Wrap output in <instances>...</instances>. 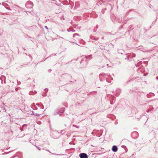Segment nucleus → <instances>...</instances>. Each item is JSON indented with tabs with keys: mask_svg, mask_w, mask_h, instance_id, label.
I'll list each match as a JSON object with an SVG mask.
<instances>
[{
	"mask_svg": "<svg viewBox=\"0 0 158 158\" xmlns=\"http://www.w3.org/2000/svg\"><path fill=\"white\" fill-rule=\"evenodd\" d=\"M60 133L56 131H53L52 132V136L53 138L55 139L58 138L59 136Z\"/></svg>",
	"mask_w": 158,
	"mask_h": 158,
	"instance_id": "nucleus-1",
	"label": "nucleus"
},
{
	"mask_svg": "<svg viewBox=\"0 0 158 158\" xmlns=\"http://www.w3.org/2000/svg\"><path fill=\"white\" fill-rule=\"evenodd\" d=\"M25 6L27 8H31L33 6V4L32 2L30 1L26 3Z\"/></svg>",
	"mask_w": 158,
	"mask_h": 158,
	"instance_id": "nucleus-2",
	"label": "nucleus"
},
{
	"mask_svg": "<svg viewBox=\"0 0 158 158\" xmlns=\"http://www.w3.org/2000/svg\"><path fill=\"white\" fill-rule=\"evenodd\" d=\"M79 156L80 158H88L87 154L84 153L80 154Z\"/></svg>",
	"mask_w": 158,
	"mask_h": 158,
	"instance_id": "nucleus-3",
	"label": "nucleus"
},
{
	"mask_svg": "<svg viewBox=\"0 0 158 158\" xmlns=\"http://www.w3.org/2000/svg\"><path fill=\"white\" fill-rule=\"evenodd\" d=\"M108 76V77H106V81L108 82H111V81L113 80V78L112 77H111L110 75H107Z\"/></svg>",
	"mask_w": 158,
	"mask_h": 158,
	"instance_id": "nucleus-4",
	"label": "nucleus"
},
{
	"mask_svg": "<svg viewBox=\"0 0 158 158\" xmlns=\"http://www.w3.org/2000/svg\"><path fill=\"white\" fill-rule=\"evenodd\" d=\"M118 148L117 146L115 145L113 146L112 147V150L113 152H117Z\"/></svg>",
	"mask_w": 158,
	"mask_h": 158,
	"instance_id": "nucleus-5",
	"label": "nucleus"
},
{
	"mask_svg": "<svg viewBox=\"0 0 158 158\" xmlns=\"http://www.w3.org/2000/svg\"><path fill=\"white\" fill-rule=\"evenodd\" d=\"M64 108H61L60 109L58 110L59 113L58 114L60 115L61 114H62V113L64 112Z\"/></svg>",
	"mask_w": 158,
	"mask_h": 158,
	"instance_id": "nucleus-6",
	"label": "nucleus"
},
{
	"mask_svg": "<svg viewBox=\"0 0 158 158\" xmlns=\"http://www.w3.org/2000/svg\"><path fill=\"white\" fill-rule=\"evenodd\" d=\"M85 57L86 59H88V60H91L92 59V55H88L87 56H85Z\"/></svg>",
	"mask_w": 158,
	"mask_h": 158,
	"instance_id": "nucleus-7",
	"label": "nucleus"
},
{
	"mask_svg": "<svg viewBox=\"0 0 158 158\" xmlns=\"http://www.w3.org/2000/svg\"><path fill=\"white\" fill-rule=\"evenodd\" d=\"M32 114L34 115H35L36 116H39L40 115V114H37V113H34L33 112H32Z\"/></svg>",
	"mask_w": 158,
	"mask_h": 158,
	"instance_id": "nucleus-8",
	"label": "nucleus"
},
{
	"mask_svg": "<svg viewBox=\"0 0 158 158\" xmlns=\"http://www.w3.org/2000/svg\"><path fill=\"white\" fill-rule=\"evenodd\" d=\"M106 10V9H102V13L103 14H104L105 10Z\"/></svg>",
	"mask_w": 158,
	"mask_h": 158,
	"instance_id": "nucleus-9",
	"label": "nucleus"
},
{
	"mask_svg": "<svg viewBox=\"0 0 158 158\" xmlns=\"http://www.w3.org/2000/svg\"><path fill=\"white\" fill-rule=\"evenodd\" d=\"M33 93V92L32 91H30L29 92V94L30 95H32L33 94H32V93Z\"/></svg>",
	"mask_w": 158,
	"mask_h": 158,
	"instance_id": "nucleus-10",
	"label": "nucleus"
},
{
	"mask_svg": "<svg viewBox=\"0 0 158 158\" xmlns=\"http://www.w3.org/2000/svg\"><path fill=\"white\" fill-rule=\"evenodd\" d=\"M135 54H132V57H135Z\"/></svg>",
	"mask_w": 158,
	"mask_h": 158,
	"instance_id": "nucleus-11",
	"label": "nucleus"
},
{
	"mask_svg": "<svg viewBox=\"0 0 158 158\" xmlns=\"http://www.w3.org/2000/svg\"><path fill=\"white\" fill-rule=\"evenodd\" d=\"M122 21V19H119L118 21L119 23H121Z\"/></svg>",
	"mask_w": 158,
	"mask_h": 158,
	"instance_id": "nucleus-12",
	"label": "nucleus"
},
{
	"mask_svg": "<svg viewBox=\"0 0 158 158\" xmlns=\"http://www.w3.org/2000/svg\"><path fill=\"white\" fill-rule=\"evenodd\" d=\"M79 35V34H77V33H75V34H74V35H76H76Z\"/></svg>",
	"mask_w": 158,
	"mask_h": 158,
	"instance_id": "nucleus-13",
	"label": "nucleus"
},
{
	"mask_svg": "<svg viewBox=\"0 0 158 158\" xmlns=\"http://www.w3.org/2000/svg\"><path fill=\"white\" fill-rule=\"evenodd\" d=\"M44 27L45 29H48V27H47V26H44Z\"/></svg>",
	"mask_w": 158,
	"mask_h": 158,
	"instance_id": "nucleus-14",
	"label": "nucleus"
},
{
	"mask_svg": "<svg viewBox=\"0 0 158 158\" xmlns=\"http://www.w3.org/2000/svg\"><path fill=\"white\" fill-rule=\"evenodd\" d=\"M52 70L51 69H49V70H48V71L49 72H50Z\"/></svg>",
	"mask_w": 158,
	"mask_h": 158,
	"instance_id": "nucleus-15",
	"label": "nucleus"
},
{
	"mask_svg": "<svg viewBox=\"0 0 158 158\" xmlns=\"http://www.w3.org/2000/svg\"><path fill=\"white\" fill-rule=\"evenodd\" d=\"M73 127H77V128H78V127H77V126L76 125H73Z\"/></svg>",
	"mask_w": 158,
	"mask_h": 158,
	"instance_id": "nucleus-16",
	"label": "nucleus"
},
{
	"mask_svg": "<svg viewBox=\"0 0 158 158\" xmlns=\"http://www.w3.org/2000/svg\"><path fill=\"white\" fill-rule=\"evenodd\" d=\"M151 110H150V109H149L147 111V112H148L149 111H150Z\"/></svg>",
	"mask_w": 158,
	"mask_h": 158,
	"instance_id": "nucleus-17",
	"label": "nucleus"
},
{
	"mask_svg": "<svg viewBox=\"0 0 158 158\" xmlns=\"http://www.w3.org/2000/svg\"><path fill=\"white\" fill-rule=\"evenodd\" d=\"M36 147L39 150H40V148L39 147Z\"/></svg>",
	"mask_w": 158,
	"mask_h": 158,
	"instance_id": "nucleus-18",
	"label": "nucleus"
},
{
	"mask_svg": "<svg viewBox=\"0 0 158 158\" xmlns=\"http://www.w3.org/2000/svg\"><path fill=\"white\" fill-rule=\"evenodd\" d=\"M43 107H44V106L43 105H42V106L41 107V108H42V109H43Z\"/></svg>",
	"mask_w": 158,
	"mask_h": 158,
	"instance_id": "nucleus-19",
	"label": "nucleus"
},
{
	"mask_svg": "<svg viewBox=\"0 0 158 158\" xmlns=\"http://www.w3.org/2000/svg\"><path fill=\"white\" fill-rule=\"evenodd\" d=\"M35 108H33V109L34 110H37V108H36V107H35Z\"/></svg>",
	"mask_w": 158,
	"mask_h": 158,
	"instance_id": "nucleus-20",
	"label": "nucleus"
},
{
	"mask_svg": "<svg viewBox=\"0 0 158 158\" xmlns=\"http://www.w3.org/2000/svg\"><path fill=\"white\" fill-rule=\"evenodd\" d=\"M29 56H30V57L31 58V59H32V56H31V55H30V54H29Z\"/></svg>",
	"mask_w": 158,
	"mask_h": 158,
	"instance_id": "nucleus-21",
	"label": "nucleus"
},
{
	"mask_svg": "<svg viewBox=\"0 0 158 158\" xmlns=\"http://www.w3.org/2000/svg\"><path fill=\"white\" fill-rule=\"evenodd\" d=\"M76 36V35H74V34L73 35V38L75 37Z\"/></svg>",
	"mask_w": 158,
	"mask_h": 158,
	"instance_id": "nucleus-22",
	"label": "nucleus"
},
{
	"mask_svg": "<svg viewBox=\"0 0 158 158\" xmlns=\"http://www.w3.org/2000/svg\"><path fill=\"white\" fill-rule=\"evenodd\" d=\"M6 8L7 9L9 10H11V9L10 8Z\"/></svg>",
	"mask_w": 158,
	"mask_h": 158,
	"instance_id": "nucleus-23",
	"label": "nucleus"
},
{
	"mask_svg": "<svg viewBox=\"0 0 158 158\" xmlns=\"http://www.w3.org/2000/svg\"><path fill=\"white\" fill-rule=\"evenodd\" d=\"M156 79H158V76L157 77H156Z\"/></svg>",
	"mask_w": 158,
	"mask_h": 158,
	"instance_id": "nucleus-24",
	"label": "nucleus"
},
{
	"mask_svg": "<svg viewBox=\"0 0 158 158\" xmlns=\"http://www.w3.org/2000/svg\"><path fill=\"white\" fill-rule=\"evenodd\" d=\"M105 75V74H104H104H101L100 75V76H101V75Z\"/></svg>",
	"mask_w": 158,
	"mask_h": 158,
	"instance_id": "nucleus-25",
	"label": "nucleus"
},
{
	"mask_svg": "<svg viewBox=\"0 0 158 158\" xmlns=\"http://www.w3.org/2000/svg\"><path fill=\"white\" fill-rule=\"evenodd\" d=\"M110 103L111 104H113L112 102H111V101H110Z\"/></svg>",
	"mask_w": 158,
	"mask_h": 158,
	"instance_id": "nucleus-26",
	"label": "nucleus"
},
{
	"mask_svg": "<svg viewBox=\"0 0 158 158\" xmlns=\"http://www.w3.org/2000/svg\"><path fill=\"white\" fill-rule=\"evenodd\" d=\"M18 90V89L17 88H16V89H15V90H16V91H17V90Z\"/></svg>",
	"mask_w": 158,
	"mask_h": 158,
	"instance_id": "nucleus-27",
	"label": "nucleus"
},
{
	"mask_svg": "<svg viewBox=\"0 0 158 158\" xmlns=\"http://www.w3.org/2000/svg\"><path fill=\"white\" fill-rule=\"evenodd\" d=\"M96 27H97V28H98V25H97L96 26Z\"/></svg>",
	"mask_w": 158,
	"mask_h": 158,
	"instance_id": "nucleus-28",
	"label": "nucleus"
},
{
	"mask_svg": "<svg viewBox=\"0 0 158 158\" xmlns=\"http://www.w3.org/2000/svg\"><path fill=\"white\" fill-rule=\"evenodd\" d=\"M47 151H48V152H49V151L48 150H47Z\"/></svg>",
	"mask_w": 158,
	"mask_h": 158,
	"instance_id": "nucleus-29",
	"label": "nucleus"
},
{
	"mask_svg": "<svg viewBox=\"0 0 158 158\" xmlns=\"http://www.w3.org/2000/svg\"><path fill=\"white\" fill-rule=\"evenodd\" d=\"M20 130H21V131H23V130H22V128H21V129H20Z\"/></svg>",
	"mask_w": 158,
	"mask_h": 158,
	"instance_id": "nucleus-30",
	"label": "nucleus"
},
{
	"mask_svg": "<svg viewBox=\"0 0 158 158\" xmlns=\"http://www.w3.org/2000/svg\"><path fill=\"white\" fill-rule=\"evenodd\" d=\"M102 39H104V37H102Z\"/></svg>",
	"mask_w": 158,
	"mask_h": 158,
	"instance_id": "nucleus-31",
	"label": "nucleus"
},
{
	"mask_svg": "<svg viewBox=\"0 0 158 158\" xmlns=\"http://www.w3.org/2000/svg\"><path fill=\"white\" fill-rule=\"evenodd\" d=\"M67 31H69V29H67Z\"/></svg>",
	"mask_w": 158,
	"mask_h": 158,
	"instance_id": "nucleus-32",
	"label": "nucleus"
},
{
	"mask_svg": "<svg viewBox=\"0 0 158 158\" xmlns=\"http://www.w3.org/2000/svg\"><path fill=\"white\" fill-rule=\"evenodd\" d=\"M47 89V90H48V89H45V90H46V89Z\"/></svg>",
	"mask_w": 158,
	"mask_h": 158,
	"instance_id": "nucleus-33",
	"label": "nucleus"
},
{
	"mask_svg": "<svg viewBox=\"0 0 158 158\" xmlns=\"http://www.w3.org/2000/svg\"><path fill=\"white\" fill-rule=\"evenodd\" d=\"M8 86H7L6 88H8Z\"/></svg>",
	"mask_w": 158,
	"mask_h": 158,
	"instance_id": "nucleus-34",
	"label": "nucleus"
},
{
	"mask_svg": "<svg viewBox=\"0 0 158 158\" xmlns=\"http://www.w3.org/2000/svg\"><path fill=\"white\" fill-rule=\"evenodd\" d=\"M35 93H36V91H35Z\"/></svg>",
	"mask_w": 158,
	"mask_h": 158,
	"instance_id": "nucleus-35",
	"label": "nucleus"
}]
</instances>
